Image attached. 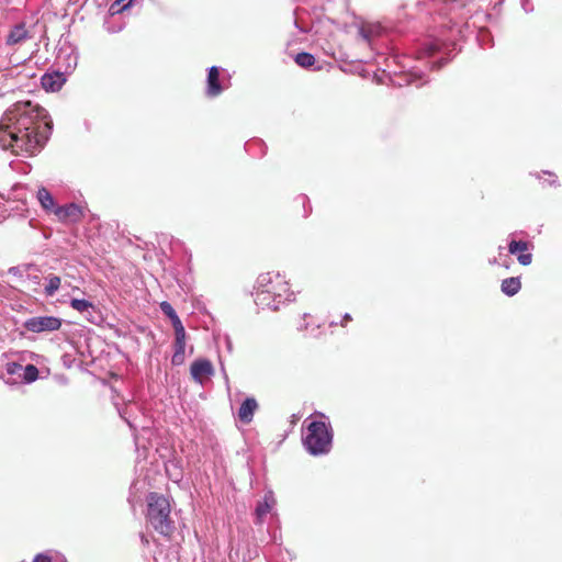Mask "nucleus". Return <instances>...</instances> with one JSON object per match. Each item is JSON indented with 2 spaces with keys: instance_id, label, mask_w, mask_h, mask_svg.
<instances>
[{
  "instance_id": "f257e3e1",
  "label": "nucleus",
  "mask_w": 562,
  "mask_h": 562,
  "mask_svg": "<svg viewBox=\"0 0 562 562\" xmlns=\"http://www.w3.org/2000/svg\"><path fill=\"white\" fill-rule=\"evenodd\" d=\"M50 130L52 121L43 106L16 102L0 120V147L15 155L33 156L44 147Z\"/></svg>"
},
{
  "instance_id": "f03ea898",
  "label": "nucleus",
  "mask_w": 562,
  "mask_h": 562,
  "mask_svg": "<svg viewBox=\"0 0 562 562\" xmlns=\"http://www.w3.org/2000/svg\"><path fill=\"white\" fill-rule=\"evenodd\" d=\"M290 291L285 278L277 271L260 273L255 285V302L262 308L278 311Z\"/></svg>"
},
{
  "instance_id": "7ed1b4c3",
  "label": "nucleus",
  "mask_w": 562,
  "mask_h": 562,
  "mask_svg": "<svg viewBox=\"0 0 562 562\" xmlns=\"http://www.w3.org/2000/svg\"><path fill=\"white\" fill-rule=\"evenodd\" d=\"M147 522L157 531L159 535L170 539L175 531V524L170 517V502L169 499L159 493L151 492L147 498Z\"/></svg>"
},
{
  "instance_id": "20e7f679",
  "label": "nucleus",
  "mask_w": 562,
  "mask_h": 562,
  "mask_svg": "<svg viewBox=\"0 0 562 562\" xmlns=\"http://www.w3.org/2000/svg\"><path fill=\"white\" fill-rule=\"evenodd\" d=\"M333 442V431L324 422H312L303 438L306 450L313 454H326L329 452Z\"/></svg>"
},
{
  "instance_id": "39448f33",
  "label": "nucleus",
  "mask_w": 562,
  "mask_h": 562,
  "mask_svg": "<svg viewBox=\"0 0 562 562\" xmlns=\"http://www.w3.org/2000/svg\"><path fill=\"white\" fill-rule=\"evenodd\" d=\"M61 326V321L55 316H35L27 319L24 327L32 333L54 331Z\"/></svg>"
},
{
  "instance_id": "423d86ee",
  "label": "nucleus",
  "mask_w": 562,
  "mask_h": 562,
  "mask_svg": "<svg viewBox=\"0 0 562 562\" xmlns=\"http://www.w3.org/2000/svg\"><path fill=\"white\" fill-rule=\"evenodd\" d=\"M54 214L63 223L75 224L83 218V210L75 203L56 207Z\"/></svg>"
},
{
  "instance_id": "0eeeda50",
  "label": "nucleus",
  "mask_w": 562,
  "mask_h": 562,
  "mask_svg": "<svg viewBox=\"0 0 562 562\" xmlns=\"http://www.w3.org/2000/svg\"><path fill=\"white\" fill-rule=\"evenodd\" d=\"M190 373L196 383L203 384L214 373V368L210 360L198 359L192 362Z\"/></svg>"
},
{
  "instance_id": "6e6552de",
  "label": "nucleus",
  "mask_w": 562,
  "mask_h": 562,
  "mask_svg": "<svg viewBox=\"0 0 562 562\" xmlns=\"http://www.w3.org/2000/svg\"><path fill=\"white\" fill-rule=\"evenodd\" d=\"M65 82L66 78L59 71L47 72L41 79L42 87L47 92L59 91Z\"/></svg>"
},
{
  "instance_id": "1a4fd4ad",
  "label": "nucleus",
  "mask_w": 562,
  "mask_h": 562,
  "mask_svg": "<svg viewBox=\"0 0 562 562\" xmlns=\"http://www.w3.org/2000/svg\"><path fill=\"white\" fill-rule=\"evenodd\" d=\"M27 38H30V34L29 31L26 30L25 24L19 23L9 31L5 43L9 46H14L23 43Z\"/></svg>"
},
{
  "instance_id": "9d476101",
  "label": "nucleus",
  "mask_w": 562,
  "mask_h": 562,
  "mask_svg": "<svg viewBox=\"0 0 562 562\" xmlns=\"http://www.w3.org/2000/svg\"><path fill=\"white\" fill-rule=\"evenodd\" d=\"M258 409V403L254 397H247L238 409V418L244 424H249Z\"/></svg>"
},
{
  "instance_id": "9b49d317",
  "label": "nucleus",
  "mask_w": 562,
  "mask_h": 562,
  "mask_svg": "<svg viewBox=\"0 0 562 562\" xmlns=\"http://www.w3.org/2000/svg\"><path fill=\"white\" fill-rule=\"evenodd\" d=\"M223 91L222 86L220 83V70L216 66H212L209 69L207 75V90L206 93L209 97H217Z\"/></svg>"
},
{
  "instance_id": "f8f14e48",
  "label": "nucleus",
  "mask_w": 562,
  "mask_h": 562,
  "mask_svg": "<svg viewBox=\"0 0 562 562\" xmlns=\"http://www.w3.org/2000/svg\"><path fill=\"white\" fill-rule=\"evenodd\" d=\"M36 196H37V200H38L41 206L46 212L54 213V210L56 207H58L56 205V202H55L53 195L50 194V192L46 188H44V187L40 188L38 191H37V195Z\"/></svg>"
},
{
  "instance_id": "ddd939ff",
  "label": "nucleus",
  "mask_w": 562,
  "mask_h": 562,
  "mask_svg": "<svg viewBox=\"0 0 562 562\" xmlns=\"http://www.w3.org/2000/svg\"><path fill=\"white\" fill-rule=\"evenodd\" d=\"M502 292L508 296H513L521 289V282L519 278L510 277L504 279L501 284Z\"/></svg>"
},
{
  "instance_id": "4468645a",
  "label": "nucleus",
  "mask_w": 562,
  "mask_h": 562,
  "mask_svg": "<svg viewBox=\"0 0 562 562\" xmlns=\"http://www.w3.org/2000/svg\"><path fill=\"white\" fill-rule=\"evenodd\" d=\"M276 499L272 492L267 493L263 497V502L259 503L256 508L258 520H261L272 509Z\"/></svg>"
},
{
  "instance_id": "2eb2a0df",
  "label": "nucleus",
  "mask_w": 562,
  "mask_h": 562,
  "mask_svg": "<svg viewBox=\"0 0 562 562\" xmlns=\"http://www.w3.org/2000/svg\"><path fill=\"white\" fill-rule=\"evenodd\" d=\"M294 60L302 68H310L316 61L315 57L312 54L306 53V52L296 54L294 57Z\"/></svg>"
},
{
  "instance_id": "dca6fc26",
  "label": "nucleus",
  "mask_w": 562,
  "mask_h": 562,
  "mask_svg": "<svg viewBox=\"0 0 562 562\" xmlns=\"http://www.w3.org/2000/svg\"><path fill=\"white\" fill-rule=\"evenodd\" d=\"M530 249V244L524 240H512L508 245V251L512 255H520Z\"/></svg>"
},
{
  "instance_id": "f3484780",
  "label": "nucleus",
  "mask_w": 562,
  "mask_h": 562,
  "mask_svg": "<svg viewBox=\"0 0 562 562\" xmlns=\"http://www.w3.org/2000/svg\"><path fill=\"white\" fill-rule=\"evenodd\" d=\"M175 352L171 358L173 366H181L184 362L186 344H173Z\"/></svg>"
},
{
  "instance_id": "a211bd4d",
  "label": "nucleus",
  "mask_w": 562,
  "mask_h": 562,
  "mask_svg": "<svg viewBox=\"0 0 562 562\" xmlns=\"http://www.w3.org/2000/svg\"><path fill=\"white\" fill-rule=\"evenodd\" d=\"M135 0H115L110 7V13L112 15L122 13L128 9Z\"/></svg>"
},
{
  "instance_id": "6ab92c4d",
  "label": "nucleus",
  "mask_w": 562,
  "mask_h": 562,
  "mask_svg": "<svg viewBox=\"0 0 562 562\" xmlns=\"http://www.w3.org/2000/svg\"><path fill=\"white\" fill-rule=\"evenodd\" d=\"M70 306L79 313H85L89 308H92L93 304L87 300L72 299L70 301Z\"/></svg>"
},
{
  "instance_id": "aec40b11",
  "label": "nucleus",
  "mask_w": 562,
  "mask_h": 562,
  "mask_svg": "<svg viewBox=\"0 0 562 562\" xmlns=\"http://www.w3.org/2000/svg\"><path fill=\"white\" fill-rule=\"evenodd\" d=\"M60 283H61V280H60V278H59V277H57V276H50V277L48 278V283H47V285L45 286V293H46V295H48V296L54 295V293L59 289Z\"/></svg>"
},
{
  "instance_id": "412c9836",
  "label": "nucleus",
  "mask_w": 562,
  "mask_h": 562,
  "mask_svg": "<svg viewBox=\"0 0 562 562\" xmlns=\"http://www.w3.org/2000/svg\"><path fill=\"white\" fill-rule=\"evenodd\" d=\"M175 329V342L176 344H186V330L180 319H177L175 324H172Z\"/></svg>"
},
{
  "instance_id": "4be33fe9",
  "label": "nucleus",
  "mask_w": 562,
  "mask_h": 562,
  "mask_svg": "<svg viewBox=\"0 0 562 562\" xmlns=\"http://www.w3.org/2000/svg\"><path fill=\"white\" fill-rule=\"evenodd\" d=\"M160 310L166 316H168L171 319L172 324H175L177 319H180L170 303L166 301L161 302Z\"/></svg>"
},
{
  "instance_id": "5701e85b",
  "label": "nucleus",
  "mask_w": 562,
  "mask_h": 562,
  "mask_svg": "<svg viewBox=\"0 0 562 562\" xmlns=\"http://www.w3.org/2000/svg\"><path fill=\"white\" fill-rule=\"evenodd\" d=\"M37 378H38V370H37V368L35 366H33V364H27L25 367V371H24V379L27 382H33Z\"/></svg>"
},
{
  "instance_id": "b1692460",
  "label": "nucleus",
  "mask_w": 562,
  "mask_h": 562,
  "mask_svg": "<svg viewBox=\"0 0 562 562\" xmlns=\"http://www.w3.org/2000/svg\"><path fill=\"white\" fill-rule=\"evenodd\" d=\"M517 260L522 266H529L532 261V254L528 250L517 256Z\"/></svg>"
},
{
  "instance_id": "393cba45",
  "label": "nucleus",
  "mask_w": 562,
  "mask_h": 562,
  "mask_svg": "<svg viewBox=\"0 0 562 562\" xmlns=\"http://www.w3.org/2000/svg\"><path fill=\"white\" fill-rule=\"evenodd\" d=\"M33 562H52V558L47 554L40 553L35 555Z\"/></svg>"
},
{
  "instance_id": "a878e982",
  "label": "nucleus",
  "mask_w": 562,
  "mask_h": 562,
  "mask_svg": "<svg viewBox=\"0 0 562 562\" xmlns=\"http://www.w3.org/2000/svg\"><path fill=\"white\" fill-rule=\"evenodd\" d=\"M351 321V316L349 314H346L344 316V321L341 322V326H346L347 322Z\"/></svg>"
},
{
  "instance_id": "bb28decb",
  "label": "nucleus",
  "mask_w": 562,
  "mask_h": 562,
  "mask_svg": "<svg viewBox=\"0 0 562 562\" xmlns=\"http://www.w3.org/2000/svg\"><path fill=\"white\" fill-rule=\"evenodd\" d=\"M142 539L145 543H148V540L144 536L142 537Z\"/></svg>"
}]
</instances>
